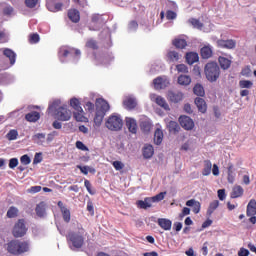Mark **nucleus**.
Masks as SVG:
<instances>
[{
  "instance_id": "obj_24",
  "label": "nucleus",
  "mask_w": 256,
  "mask_h": 256,
  "mask_svg": "<svg viewBox=\"0 0 256 256\" xmlns=\"http://www.w3.org/2000/svg\"><path fill=\"white\" fill-rule=\"evenodd\" d=\"M155 153V149L153 148V145L148 144L145 145L143 148V157L144 159H151Z\"/></svg>"
},
{
  "instance_id": "obj_63",
  "label": "nucleus",
  "mask_w": 256,
  "mask_h": 256,
  "mask_svg": "<svg viewBox=\"0 0 256 256\" xmlns=\"http://www.w3.org/2000/svg\"><path fill=\"white\" fill-rule=\"evenodd\" d=\"M186 215H191V209L184 207L182 212L179 214L180 219H183Z\"/></svg>"
},
{
  "instance_id": "obj_53",
  "label": "nucleus",
  "mask_w": 256,
  "mask_h": 256,
  "mask_svg": "<svg viewBox=\"0 0 256 256\" xmlns=\"http://www.w3.org/2000/svg\"><path fill=\"white\" fill-rule=\"evenodd\" d=\"M112 165L116 171H121L125 167V164L119 160L114 161Z\"/></svg>"
},
{
  "instance_id": "obj_33",
  "label": "nucleus",
  "mask_w": 256,
  "mask_h": 256,
  "mask_svg": "<svg viewBox=\"0 0 256 256\" xmlns=\"http://www.w3.org/2000/svg\"><path fill=\"white\" fill-rule=\"evenodd\" d=\"M178 85H182L187 87V85H191V76L189 75H180L178 77Z\"/></svg>"
},
{
  "instance_id": "obj_22",
  "label": "nucleus",
  "mask_w": 256,
  "mask_h": 256,
  "mask_svg": "<svg viewBox=\"0 0 256 256\" xmlns=\"http://www.w3.org/2000/svg\"><path fill=\"white\" fill-rule=\"evenodd\" d=\"M25 119L29 123H37V121H39V119H41V114H39V112H37V111H32L25 115Z\"/></svg>"
},
{
  "instance_id": "obj_44",
  "label": "nucleus",
  "mask_w": 256,
  "mask_h": 256,
  "mask_svg": "<svg viewBox=\"0 0 256 256\" xmlns=\"http://www.w3.org/2000/svg\"><path fill=\"white\" fill-rule=\"evenodd\" d=\"M240 89H251L253 87V81L251 80H240L239 81Z\"/></svg>"
},
{
  "instance_id": "obj_46",
  "label": "nucleus",
  "mask_w": 256,
  "mask_h": 256,
  "mask_svg": "<svg viewBox=\"0 0 256 256\" xmlns=\"http://www.w3.org/2000/svg\"><path fill=\"white\" fill-rule=\"evenodd\" d=\"M61 213L65 223H69L71 221V211L69 208H63Z\"/></svg>"
},
{
  "instance_id": "obj_30",
  "label": "nucleus",
  "mask_w": 256,
  "mask_h": 256,
  "mask_svg": "<svg viewBox=\"0 0 256 256\" xmlns=\"http://www.w3.org/2000/svg\"><path fill=\"white\" fill-rule=\"evenodd\" d=\"M163 130L157 128L154 132V143L155 145H161L163 143Z\"/></svg>"
},
{
  "instance_id": "obj_2",
  "label": "nucleus",
  "mask_w": 256,
  "mask_h": 256,
  "mask_svg": "<svg viewBox=\"0 0 256 256\" xmlns=\"http://www.w3.org/2000/svg\"><path fill=\"white\" fill-rule=\"evenodd\" d=\"M6 250L10 255H23L29 251V242L20 240H11L6 244Z\"/></svg>"
},
{
  "instance_id": "obj_59",
  "label": "nucleus",
  "mask_w": 256,
  "mask_h": 256,
  "mask_svg": "<svg viewBox=\"0 0 256 256\" xmlns=\"http://www.w3.org/2000/svg\"><path fill=\"white\" fill-rule=\"evenodd\" d=\"M84 186L86 187V189L90 195H95V191H93V189H91V182L89 180L84 181Z\"/></svg>"
},
{
  "instance_id": "obj_36",
  "label": "nucleus",
  "mask_w": 256,
  "mask_h": 256,
  "mask_svg": "<svg viewBox=\"0 0 256 256\" xmlns=\"http://www.w3.org/2000/svg\"><path fill=\"white\" fill-rule=\"evenodd\" d=\"M32 141L37 145H43L45 143V133H37L32 137Z\"/></svg>"
},
{
  "instance_id": "obj_1",
  "label": "nucleus",
  "mask_w": 256,
  "mask_h": 256,
  "mask_svg": "<svg viewBox=\"0 0 256 256\" xmlns=\"http://www.w3.org/2000/svg\"><path fill=\"white\" fill-rule=\"evenodd\" d=\"M95 107L96 112L94 116V124L96 127H101V123H103V119H105V115H107V112L109 109H111V106L105 99L98 98L96 99Z\"/></svg>"
},
{
  "instance_id": "obj_35",
  "label": "nucleus",
  "mask_w": 256,
  "mask_h": 256,
  "mask_svg": "<svg viewBox=\"0 0 256 256\" xmlns=\"http://www.w3.org/2000/svg\"><path fill=\"white\" fill-rule=\"evenodd\" d=\"M85 47H87V49L97 51V49H99V43L97 42V40L90 38L86 41Z\"/></svg>"
},
{
  "instance_id": "obj_31",
  "label": "nucleus",
  "mask_w": 256,
  "mask_h": 256,
  "mask_svg": "<svg viewBox=\"0 0 256 256\" xmlns=\"http://www.w3.org/2000/svg\"><path fill=\"white\" fill-rule=\"evenodd\" d=\"M167 59L170 63H177V61L181 59V55H179V53L175 50L169 51L167 53Z\"/></svg>"
},
{
  "instance_id": "obj_25",
  "label": "nucleus",
  "mask_w": 256,
  "mask_h": 256,
  "mask_svg": "<svg viewBox=\"0 0 256 256\" xmlns=\"http://www.w3.org/2000/svg\"><path fill=\"white\" fill-rule=\"evenodd\" d=\"M3 55H5V57H7L10 61V65H15V61L17 59V54H15L13 52V50L6 48L3 51Z\"/></svg>"
},
{
  "instance_id": "obj_60",
  "label": "nucleus",
  "mask_w": 256,
  "mask_h": 256,
  "mask_svg": "<svg viewBox=\"0 0 256 256\" xmlns=\"http://www.w3.org/2000/svg\"><path fill=\"white\" fill-rule=\"evenodd\" d=\"M17 165H19V160L17 158H11L9 160V168L10 169H15V167H17Z\"/></svg>"
},
{
  "instance_id": "obj_52",
  "label": "nucleus",
  "mask_w": 256,
  "mask_h": 256,
  "mask_svg": "<svg viewBox=\"0 0 256 256\" xmlns=\"http://www.w3.org/2000/svg\"><path fill=\"white\" fill-rule=\"evenodd\" d=\"M37 3H39V0H25V5L28 9H35Z\"/></svg>"
},
{
  "instance_id": "obj_56",
  "label": "nucleus",
  "mask_w": 256,
  "mask_h": 256,
  "mask_svg": "<svg viewBox=\"0 0 256 256\" xmlns=\"http://www.w3.org/2000/svg\"><path fill=\"white\" fill-rule=\"evenodd\" d=\"M43 161V154L41 152L36 153L34 156L33 164L37 165L38 163H41Z\"/></svg>"
},
{
  "instance_id": "obj_40",
  "label": "nucleus",
  "mask_w": 256,
  "mask_h": 256,
  "mask_svg": "<svg viewBox=\"0 0 256 256\" xmlns=\"http://www.w3.org/2000/svg\"><path fill=\"white\" fill-rule=\"evenodd\" d=\"M227 171H228V177H227L228 183H235V173L233 172V164L232 163L228 164Z\"/></svg>"
},
{
  "instance_id": "obj_48",
  "label": "nucleus",
  "mask_w": 256,
  "mask_h": 256,
  "mask_svg": "<svg viewBox=\"0 0 256 256\" xmlns=\"http://www.w3.org/2000/svg\"><path fill=\"white\" fill-rule=\"evenodd\" d=\"M8 141H15V139H17V137H19V132H17V130L13 129L10 130L7 135H6Z\"/></svg>"
},
{
  "instance_id": "obj_8",
  "label": "nucleus",
  "mask_w": 256,
  "mask_h": 256,
  "mask_svg": "<svg viewBox=\"0 0 256 256\" xmlns=\"http://www.w3.org/2000/svg\"><path fill=\"white\" fill-rule=\"evenodd\" d=\"M27 231H29V228H27V222L22 218L14 224L12 228V235L15 239H19L21 237H25L27 235Z\"/></svg>"
},
{
  "instance_id": "obj_7",
  "label": "nucleus",
  "mask_w": 256,
  "mask_h": 256,
  "mask_svg": "<svg viewBox=\"0 0 256 256\" xmlns=\"http://www.w3.org/2000/svg\"><path fill=\"white\" fill-rule=\"evenodd\" d=\"M105 127L109 131H121L123 129V119L119 115L112 114L107 118Z\"/></svg>"
},
{
  "instance_id": "obj_34",
  "label": "nucleus",
  "mask_w": 256,
  "mask_h": 256,
  "mask_svg": "<svg viewBox=\"0 0 256 256\" xmlns=\"http://www.w3.org/2000/svg\"><path fill=\"white\" fill-rule=\"evenodd\" d=\"M172 44L174 47H176V49H185L187 47V40L176 38L173 40Z\"/></svg>"
},
{
  "instance_id": "obj_27",
  "label": "nucleus",
  "mask_w": 256,
  "mask_h": 256,
  "mask_svg": "<svg viewBox=\"0 0 256 256\" xmlns=\"http://www.w3.org/2000/svg\"><path fill=\"white\" fill-rule=\"evenodd\" d=\"M186 61L188 65H193V63H197L199 61V54L196 52H188L186 54Z\"/></svg>"
},
{
  "instance_id": "obj_32",
  "label": "nucleus",
  "mask_w": 256,
  "mask_h": 256,
  "mask_svg": "<svg viewBox=\"0 0 256 256\" xmlns=\"http://www.w3.org/2000/svg\"><path fill=\"white\" fill-rule=\"evenodd\" d=\"M201 57L202 59H210V57H213V49L209 46H204L201 48Z\"/></svg>"
},
{
  "instance_id": "obj_5",
  "label": "nucleus",
  "mask_w": 256,
  "mask_h": 256,
  "mask_svg": "<svg viewBox=\"0 0 256 256\" xmlns=\"http://www.w3.org/2000/svg\"><path fill=\"white\" fill-rule=\"evenodd\" d=\"M204 73L210 83H215L221 77V68L216 62H209L205 65Z\"/></svg>"
},
{
  "instance_id": "obj_21",
  "label": "nucleus",
  "mask_w": 256,
  "mask_h": 256,
  "mask_svg": "<svg viewBox=\"0 0 256 256\" xmlns=\"http://www.w3.org/2000/svg\"><path fill=\"white\" fill-rule=\"evenodd\" d=\"M247 217L255 216L256 215V200L251 199L247 205L246 209Z\"/></svg>"
},
{
  "instance_id": "obj_51",
  "label": "nucleus",
  "mask_w": 256,
  "mask_h": 256,
  "mask_svg": "<svg viewBox=\"0 0 256 256\" xmlns=\"http://www.w3.org/2000/svg\"><path fill=\"white\" fill-rule=\"evenodd\" d=\"M13 11H14L13 6H6L3 8L2 13L6 17H11V15H13Z\"/></svg>"
},
{
  "instance_id": "obj_18",
  "label": "nucleus",
  "mask_w": 256,
  "mask_h": 256,
  "mask_svg": "<svg viewBox=\"0 0 256 256\" xmlns=\"http://www.w3.org/2000/svg\"><path fill=\"white\" fill-rule=\"evenodd\" d=\"M187 207H192L193 213L197 215L201 211V202L195 200V199H190L186 202Z\"/></svg>"
},
{
  "instance_id": "obj_45",
  "label": "nucleus",
  "mask_w": 256,
  "mask_h": 256,
  "mask_svg": "<svg viewBox=\"0 0 256 256\" xmlns=\"http://www.w3.org/2000/svg\"><path fill=\"white\" fill-rule=\"evenodd\" d=\"M77 169H79L81 173H83V175H89V173H95V168H91L89 166L78 165Z\"/></svg>"
},
{
  "instance_id": "obj_20",
  "label": "nucleus",
  "mask_w": 256,
  "mask_h": 256,
  "mask_svg": "<svg viewBox=\"0 0 256 256\" xmlns=\"http://www.w3.org/2000/svg\"><path fill=\"white\" fill-rule=\"evenodd\" d=\"M68 19H70L72 23H79V21H81V14L79 13V10L70 9L68 11Z\"/></svg>"
},
{
  "instance_id": "obj_3",
  "label": "nucleus",
  "mask_w": 256,
  "mask_h": 256,
  "mask_svg": "<svg viewBox=\"0 0 256 256\" xmlns=\"http://www.w3.org/2000/svg\"><path fill=\"white\" fill-rule=\"evenodd\" d=\"M58 106L59 101H54L52 105L48 107V111L52 112L56 109V119H58V121H69L73 115V112L67 108V105L57 108Z\"/></svg>"
},
{
  "instance_id": "obj_10",
  "label": "nucleus",
  "mask_w": 256,
  "mask_h": 256,
  "mask_svg": "<svg viewBox=\"0 0 256 256\" xmlns=\"http://www.w3.org/2000/svg\"><path fill=\"white\" fill-rule=\"evenodd\" d=\"M179 123L186 131H191L193 130V127H195V122H193V119L189 116H180Z\"/></svg>"
},
{
  "instance_id": "obj_61",
  "label": "nucleus",
  "mask_w": 256,
  "mask_h": 256,
  "mask_svg": "<svg viewBox=\"0 0 256 256\" xmlns=\"http://www.w3.org/2000/svg\"><path fill=\"white\" fill-rule=\"evenodd\" d=\"M77 149H80V151H89V148L81 141L76 142Z\"/></svg>"
},
{
  "instance_id": "obj_39",
  "label": "nucleus",
  "mask_w": 256,
  "mask_h": 256,
  "mask_svg": "<svg viewBox=\"0 0 256 256\" xmlns=\"http://www.w3.org/2000/svg\"><path fill=\"white\" fill-rule=\"evenodd\" d=\"M156 103L159 105V107H162V109H165V111H169V104H167V101L165 98L158 96L156 97Z\"/></svg>"
},
{
  "instance_id": "obj_50",
  "label": "nucleus",
  "mask_w": 256,
  "mask_h": 256,
  "mask_svg": "<svg viewBox=\"0 0 256 256\" xmlns=\"http://www.w3.org/2000/svg\"><path fill=\"white\" fill-rule=\"evenodd\" d=\"M176 71L178 73H189V68L185 64H178L176 65Z\"/></svg>"
},
{
  "instance_id": "obj_49",
  "label": "nucleus",
  "mask_w": 256,
  "mask_h": 256,
  "mask_svg": "<svg viewBox=\"0 0 256 256\" xmlns=\"http://www.w3.org/2000/svg\"><path fill=\"white\" fill-rule=\"evenodd\" d=\"M189 23L195 28V29H203V23L199 21L198 19L191 18L189 19Z\"/></svg>"
},
{
  "instance_id": "obj_37",
  "label": "nucleus",
  "mask_w": 256,
  "mask_h": 256,
  "mask_svg": "<svg viewBox=\"0 0 256 256\" xmlns=\"http://www.w3.org/2000/svg\"><path fill=\"white\" fill-rule=\"evenodd\" d=\"M194 95H197L198 97L205 96V88H203V85L196 84L193 88Z\"/></svg>"
},
{
  "instance_id": "obj_28",
  "label": "nucleus",
  "mask_w": 256,
  "mask_h": 256,
  "mask_svg": "<svg viewBox=\"0 0 256 256\" xmlns=\"http://www.w3.org/2000/svg\"><path fill=\"white\" fill-rule=\"evenodd\" d=\"M218 62H219L221 69H223L224 71H227V69H229V67H231V60L228 58H225L223 56H220L218 58Z\"/></svg>"
},
{
  "instance_id": "obj_17",
  "label": "nucleus",
  "mask_w": 256,
  "mask_h": 256,
  "mask_svg": "<svg viewBox=\"0 0 256 256\" xmlns=\"http://www.w3.org/2000/svg\"><path fill=\"white\" fill-rule=\"evenodd\" d=\"M243 193H245V190L240 185H235L232 188V191L230 193L231 199H239V197H243Z\"/></svg>"
},
{
  "instance_id": "obj_38",
  "label": "nucleus",
  "mask_w": 256,
  "mask_h": 256,
  "mask_svg": "<svg viewBox=\"0 0 256 256\" xmlns=\"http://www.w3.org/2000/svg\"><path fill=\"white\" fill-rule=\"evenodd\" d=\"M219 207V200H214L209 204L208 210H207V215L211 217L213 213H215V210Z\"/></svg>"
},
{
  "instance_id": "obj_41",
  "label": "nucleus",
  "mask_w": 256,
  "mask_h": 256,
  "mask_svg": "<svg viewBox=\"0 0 256 256\" xmlns=\"http://www.w3.org/2000/svg\"><path fill=\"white\" fill-rule=\"evenodd\" d=\"M74 119L79 122L85 121V112L83 111V108L81 110H76L74 113Z\"/></svg>"
},
{
  "instance_id": "obj_13",
  "label": "nucleus",
  "mask_w": 256,
  "mask_h": 256,
  "mask_svg": "<svg viewBox=\"0 0 256 256\" xmlns=\"http://www.w3.org/2000/svg\"><path fill=\"white\" fill-rule=\"evenodd\" d=\"M167 99L171 103H179L180 101H183V93L182 92L168 91Z\"/></svg>"
},
{
  "instance_id": "obj_57",
  "label": "nucleus",
  "mask_w": 256,
  "mask_h": 256,
  "mask_svg": "<svg viewBox=\"0 0 256 256\" xmlns=\"http://www.w3.org/2000/svg\"><path fill=\"white\" fill-rule=\"evenodd\" d=\"M241 75L243 77H249L251 75V66H246L241 70Z\"/></svg>"
},
{
  "instance_id": "obj_64",
  "label": "nucleus",
  "mask_w": 256,
  "mask_h": 256,
  "mask_svg": "<svg viewBox=\"0 0 256 256\" xmlns=\"http://www.w3.org/2000/svg\"><path fill=\"white\" fill-rule=\"evenodd\" d=\"M238 256H249V250L245 248H240L238 252Z\"/></svg>"
},
{
  "instance_id": "obj_23",
  "label": "nucleus",
  "mask_w": 256,
  "mask_h": 256,
  "mask_svg": "<svg viewBox=\"0 0 256 256\" xmlns=\"http://www.w3.org/2000/svg\"><path fill=\"white\" fill-rule=\"evenodd\" d=\"M167 129L169 133H172L173 135H177V133L181 131V126H179V123H177L176 121H170L167 124Z\"/></svg>"
},
{
  "instance_id": "obj_43",
  "label": "nucleus",
  "mask_w": 256,
  "mask_h": 256,
  "mask_svg": "<svg viewBox=\"0 0 256 256\" xmlns=\"http://www.w3.org/2000/svg\"><path fill=\"white\" fill-rule=\"evenodd\" d=\"M17 215H19V209H17V207L12 206L8 209L7 211V217L9 219H15V217H17Z\"/></svg>"
},
{
  "instance_id": "obj_14",
  "label": "nucleus",
  "mask_w": 256,
  "mask_h": 256,
  "mask_svg": "<svg viewBox=\"0 0 256 256\" xmlns=\"http://www.w3.org/2000/svg\"><path fill=\"white\" fill-rule=\"evenodd\" d=\"M126 127L130 133L133 135L137 134V120L135 118L127 117L126 118Z\"/></svg>"
},
{
  "instance_id": "obj_26",
  "label": "nucleus",
  "mask_w": 256,
  "mask_h": 256,
  "mask_svg": "<svg viewBox=\"0 0 256 256\" xmlns=\"http://www.w3.org/2000/svg\"><path fill=\"white\" fill-rule=\"evenodd\" d=\"M123 105L126 107V109L131 111L137 107V100H135V98L128 97L123 101Z\"/></svg>"
},
{
  "instance_id": "obj_16",
  "label": "nucleus",
  "mask_w": 256,
  "mask_h": 256,
  "mask_svg": "<svg viewBox=\"0 0 256 256\" xmlns=\"http://www.w3.org/2000/svg\"><path fill=\"white\" fill-rule=\"evenodd\" d=\"M157 224L161 229L164 231H171V227L173 225V222L167 218H158Z\"/></svg>"
},
{
  "instance_id": "obj_9",
  "label": "nucleus",
  "mask_w": 256,
  "mask_h": 256,
  "mask_svg": "<svg viewBox=\"0 0 256 256\" xmlns=\"http://www.w3.org/2000/svg\"><path fill=\"white\" fill-rule=\"evenodd\" d=\"M70 0H46V7L52 13H58L63 10V5H69Z\"/></svg>"
},
{
  "instance_id": "obj_29",
  "label": "nucleus",
  "mask_w": 256,
  "mask_h": 256,
  "mask_svg": "<svg viewBox=\"0 0 256 256\" xmlns=\"http://www.w3.org/2000/svg\"><path fill=\"white\" fill-rule=\"evenodd\" d=\"M211 169H213V164L211 160H204V168L202 169V175L207 177L211 175Z\"/></svg>"
},
{
  "instance_id": "obj_42",
  "label": "nucleus",
  "mask_w": 256,
  "mask_h": 256,
  "mask_svg": "<svg viewBox=\"0 0 256 256\" xmlns=\"http://www.w3.org/2000/svg\"><path fill=\"white\" fill-rule=\"evenodd\" d=\"M70 106L74 109V111H81V109H83L81 107V102L77 98L70 99Z\"/></svg>"
},
{
  "instance_id": "obj_19",
  "label": "nucleus",
  "mask_w": 256,
  "mask_h": 256,
  "mask_svg": "<svg viewBox=\"0 0 256 256\" xmlns=\"http://www.w3.org/2000/svg\"><path fill=\"white\" fill-rule=\"evenodd\" d=\"M194 103L200 113H207V102H205V99L197 97Z\"/></svg>"
},
{
  "instance_id": "obj_12",
  "label": "nucleus",
  "mask_w": 256,
  "mask_h": 256,
  "mask_svg": "<svg viewBox=\"0 0 256 256\" xmlns=\"http://www.w3.org/2000/svg\"><path fill=\"white\" fill-rule=\"evenodd\" d=\"M155 89H165L169 87V80L165 77H157L153 80Z\"/></svg>"
},
{
  "instance_id": "obj_4",
  "label": "nucleus",
  "mask_w": 256,
  "mask_h": 256,
  "mask_svg": "<svg viewBox=\"0 0 256 256\" xmlns=\"http://www.w3.org/2000/svg\"><path fill=\"white\" fill-rule=\"evenodd\" d=\"M85 229L80 228L78 232H69L66 236L68 243L74 247V249H81L85 243Z\"/></svg>"
},
{
  "instance_id": "obj_6",
  "label": "nucleus",
  "mask_w": 256,
  "mask_h": 256,
  "mask_svg": "<svg viewBox=\"0 0 256 256\" xmlns=\"http://www.w3.org/2000/svg\"><path fill=\"white\" fill-rule=\"evenodd\" d=\"M166 192H160L159 194L153 197H146L144 200L136 201V206L138 209H151L153 207V203H159V201H163L165 199Z\"/></svg>"
},
{
  "instance_id": "obj_62",
  "label": "nucleus",
  "mask_w": 256,
  "mask_h": 256,
  "mask_svg": "<svg viewBox=\"0 0 256 256\" xmlns=\"http://www.w3.org/2000/svg\"><path fill=\"white\" fill-rule=\"evenodd\" d=\"M29 42L32 44L39 43V34L37 33L31 34L29 38Z\"/></svg>"
},
{
  "instance_id": "obj_47",
  "label": "nucleus",
  "mask_w": 256,
  "mask_h": 256,
  "mask_svg": "<svg viewBox=\"0 0 256 256\" xmlns=\"http://www.w3.org/2000/svg\"><path fill=\"white\" fill-rule=\"evenodd\" d=\"M151 127L152 125L150 124L149 121H142L140 123V128H141V131H143V133H149V131H151Z\"/></svg>"
},
{
  "instance_id": "obj_54",
  "label": "nucleus",
  "mask_w": 256,
  "mask_h": 256,
  "mask_svg": "<svg viewBox=\"0 0 256 256\" xmlns=\"http://www.w3.org/2000/svg\"><path fill=\"white\" fill-rule=\"evenodd\" d=\"M166 19L168 21H172L173 19H177V13H175V11H173V10H168L166 12Z\"/></svg>"
},
{
  "instance_id": "obj_58",
  "label": "nucleus",
  "mask_w": 256,
  "mask_h": 256,
  "mask_svg": "<svg viewBox=\"0 0 256 256\" xmlns=\"http://www.w3.org/2000/svg\"><path fill=\"white\" fill-rule=\"evenodd\" d=\"M84 107H85V110L88 111L89 113H93V111H95V104H93L92 102H86Z\"/></svg>"
},
{
  "instance_id": "obj_55",
  "label": "nucleus",
  "mask_w": 256,
  "mask_h": 256,
  "mask_svg": "<svg viewBox=\"0 0 256 256\" xmlns=\"http://www.w3.org/2000/svg\"><path fill=\"white\" fill-rule=\"evenodd\" d=\"M20 163H22V165H29V163H31V158L29 157V155L25 154L21 156Z\"/></svg>"
},
{
  "instance_id": "obj_11",
  "label": "nucleus",
  "mask_w": 256,
  "mask_h": 256,
  "mask_svg": "<svg viewBox=\"0 0 256 256\" xmlns=\"http://www.w3.org/2000/svg\"><path fill=\"white\" fill-rule=\"evenodd\" d=\"M217 45L218 47H221V49H235V47H237V41L233 39H220L217 41Z\"/></svg>"
},
{
  "instance_id": "obj_15",
  "label": "nucleus",
  "mask_w": 256,
  "mask_h": 256,
  "mask_svg": "<svg viewBox=\"0 0 256 256\" xmlns=\"http://www.w3.org/2000/svg\"><path fill=\"white\" fill-rule=\"evenodd\" d=\"M37 217L43 218L47 215V203L44 201L36 205L35 208Z\"/></svg>"
}]
</instances>
